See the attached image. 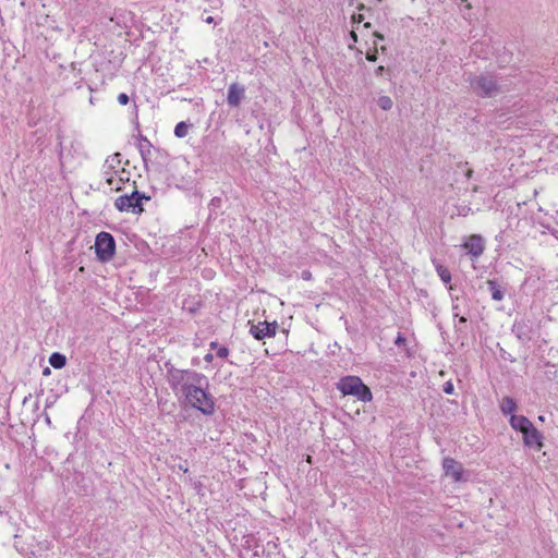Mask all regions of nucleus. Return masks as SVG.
Wrapping results in <instances>:
<instances>
[{
	"instance_id": "ddd939ff",
	"label": "nucleus",
	"mask_w": 558,
	"mask_h": 558,
	"mask_svg": "<svg viewBox=\"0 0 558 558\" xmlns=\"http://www.w3.org/2000/svg\"><path fill=\"white\" fill-rule=\"evenodd\" d=\"M121 163V154L119 153H116L111 156H109L105 163H104V170H108L110 172H113V173H117V168L120 166Z\"/></svg>"
},
{
	"instance_id": "9b49d317",
	"label": "nucleus",
	"mask_w": 558,
	"mask_h": 558,
	"mask_svg": "<svg viewBox=\"0 0 558 558\" xmlns=\"http://www.w3.org/2000/svg\"><path fill=\"white\" fill-rule=\"evenodd\" d=\"M510 426L520 433H523L533 423L524 415L512 414L509 418Z\"/></svg>"
},
{
	"instance_id": "9d476101",
	"label": "nucleus",
	"mask_w": 558,
	"mask_h": 558,
	"mask_svg": "<svg viewBox=\"0 0 558 558\" xmlns=\"http://www.w3.org/2000/svg\"><path fill=\"white\" fill-rule=\"evenodd\" d=\"M463 246L468 251V253L472 255L474 258H478L483 254L485 248L484 240L478 234H473L469 236Z\"/></svg>"
},
{
	"instance_id": "72a5a7b5",
	"label": "nucleus",
	"mask_w": 558,
	"mask_h": 558,
	"mask_svg": "<svg viewBox=\"0 0 558 558\" xmlns=\"http://www.w3.org/2000/svg\"><path fill=\"white\" fill-rule=\"evenodd\" d=\"M462 4L465 5L466 9H471V4L468 2V0H460Z\"/></svg>"
},
{
	"instance_id": "6ab92c4d",
	"label": "nucleus",
	"mask_w": 558,
	"mask_h": 558,
	"mask_svg": "<svg viewBox=\"0 0 558 558\" xmlns=\"http://www.w3.org/2000/svg\"><path fill=\"white\" fill-rule=\"evenodd\" d=\"M191 126L192 124L186 123L185 121L179 122L174 128V135L179 138L185 137Z\"/></svg>"
},
{
	"instance_id": "39448f33",
	"label": "nucleus",
	"mask_w": 558,
	"mask_h": 558,
	"mask_svg": "<svg viewBox=\"0 0 558 558\" xmlns=\"http://www.w3.org/2000/svg\"><path fill=\"white\" fill-rule=\"evenodd\" d=\"M114 206L119 211L132 213V214H141L143 208L142 197L140 196L138 191H133L131 194H125L119 196L114 201Z\"/></svg>"
},
{
	"instance_id": "6e6552de",
	"label": "nucleus",
	"mask_w": 558,
	"mask_h": 558,
	"mask_svg": "<svg viewBox=\"0 0 558 558\" xmlns=\"http://www.w3.org/2000/svg\"><path fill=\"white\" fill-rule=\"evenodd\" d=\"M523 444L529 448L541 450L543 447V434L532 424L523 433Z\"/></svg>"
},
{
	"instance_id": "f8f14e48",
	"label": "nucleus",
	"mask_w": 558,
	"mask_h": 558,
	"mask_svg": "<svg viewBox=\"0 0 558 558\" xmlns=\"http://www.w3.org/2000/svg\"><path fill=\"white\" fill-rule=\"evenodd\" d=\"M499 409L504 415L511 416L517 411L518 404L513 398L507 396L504 397L502 400L500 401Z\"/></svg>"
},
{
	"instance_id": "f257e3e1",
	"label": "nucleus",
	"mask_w": 558,
	"mask_h": 558,
	"mask_svg": "<svg viewBox=\"0 0 558 558\" xmlns=\"http://www.w3.org/2000/svg\"><path fill=\"white\" fill-rule=\"evenodd\" d=\"M167 381L177 397L204 415L215 412V398L209 392L208 378L194 369H180L166 364Z\"/></svg>"
},
{
	"instance_id": "bb28decb",
	"label": "nucleus",
	"mask_w": 558,
	"mask_h": 558,
	"mask_svg": "<svg viewBox=\"0 0 558 558\" xmlns=\"http://www.w3.org/2000/svg\"><path fill=\"white\" fill-rule=\"evenodd\" d=\"M221 203V198L220 197H214L211 201H210V204L209 206H213V207H218Z\"/></svg>"
},
{
	"instance_id": "393cba45",
	"label": "nucleus",
	"mask_w": 558,
	"mask_h": 558,
	"mask_svg": "<svg viewBox=\"0 0 558 558\" xmlns=\"http://www.w3.org/2000/svg\"><path fill=\"white\" fill-rule=\"evenodd\" d=\"M130 101L129 96L125 93H121L118 95V102L122 106L128 105Z\"/></svg>"
},
{
	"instance_id": "f704fd0d",
	"label": "nucleus",
	"mask_w": 558,
	"mask_h": 558,
	"mask_svg": "<svg viewBox=\"0 0 558 558\" xmlns=\"http://www.w3.org/2000/svg\"><path fill=\"white\" fill-rule=\"evenodd\" d=\"M302 277L304 279H308L311 277V274L308 271H303Z\"/></svg>"
},
{
	"instance_id": "c85d7f7f",
	"label": "nucleus",
	"mask_w": 558,
	"mask_h": 558,
	"mask_svg": "<svg viewBox=\"0 0 558 558\" xmlns=\"http://www.w3.org/2000/svg\"><path fill=\"white\" fill-rule=\"evenodd\" d=\"M204 360H205V362H207V363L213 362V360H214V354H213V353H207V354L204 356Z\"/></svg>"
},
{
	"instance_id": "473e14b6",
	"label": "nucleus",
	"mask_w": 558,
	"mask_h": 558,
	"mask_svg": "<svg viewBox=\"0 0 558 558\" xmlns=\"http://www.w3.org/2000/svg\"><path fill=\"white\" fill-rule=\"evenodd\" d=\"M204 21H205V23H207V24L215 23V20H214V17H213V16H208V17H206Z\"/></svg>"
},
{
	"instance_id": "c756f323",
	"label": "nucleus",
	"mask_w": 558,
	"mask_h": 558,
	"mask_svg": "<svg viewBox=\"0 0 558 558\" xmlns=\"http://www.w3.org/2000/svg\"><path fill=\"white\" fill-rule=\"evenodd\" d=\"M384 71H385V68H384L383 65H379V66L375 70V74H376L377 76L383 75Z\"/></svg>"
},
{
	"instance_id": "20e7f679",
	"label": "nucleus",
	"mask_w": 558,
	"mask_h": 558,
	"mask_svg": "<svg viewBox=\"0 0 558 558\" xmlns=\"http://www.w3.org/2000/svg\"><path fill=\"white\" fill-rule=\"evenodd\" d=\"M95 253L98 260L106 263L112 259L116 253V241L109 232H100L95 240Z\"/></svg>"
},
{
	"instance_id": "1a4fd4ad",
	"label": "nucleus",
	"mask_w": 558,
	"mask_h": 558,
	"mask_svg": "<svg viewBox=\"0 0 558 558\" xmlns=\"http://www.w3.org/2000/svg\"><path fill=\"white\" fill-rule=\"evenodd\" d=\"M245 98V87L239 83H231L228 87L227 102L230 107L236 108Z\"/></svg>"
},
{
	"instance_id": "f3484780",
	"label": "nucleus",
	"mask_w": 558,
	"mask_h": 558,
	"mask_svg": "<svg viewBox=\"0 0 558 558\" xmlns=\"http://www.w3.org/2000/svg\"><path fill=\"white\" fill-rule=\"evenodd\" d=\"M49 363L50 365L56 368V369H60L62 367L65 366L66 364V357L65 355L59 353V352H54L50 355L49 357Z\"/></svg>"
},
{
	"instance_id": "58836bf2",
	"label": "nucleus",
	"mask_w": 558,
	"mask_h": 558,
	"mask_svg": "<svg viewBox=\"0 0 558 558\" xmlns=\"http://www.w3.org/2000/svg\"><path fill=\"white\" fill-rule=\"evenodd\" d=\"M538 421H541V422H545V417H544L543 415H539V416H538Z\"/></svg>"
},
{
	"instance_id": "79ce46f5",
	"label": "nucleus",
	"mask_w": 558,
	"mask_h": 558,
	"mask_svg": "<svg viewBox=\"0 0 558 558\" xmlns=\"http://www.w3.org/2000/svg\"><path fill=\"white\" fill-rule=\"evenodd\" d=\"M364 26L365 27H371V23H365Z\"/></svg>"
},
{
	"instance_id": "423d86ee",
	"label": "nucleus",
	"mask_w": 558,
	"mask_h": 558,
	"mask_svg": "<svg viewBox=\"0 0 558 558\" xmlns=\"http://www.w3.org/2000/svg\"><path fill=\"white\" fill-rule=\"evenodd\" d=\"M278 328L277 322L268 323V322H259L256 325H252L250 328V333L257 340H263L265 338L275 337Z\"/></svg>"
},
{
	"instance_id": "0eeeda50",
	"label": "nucleus",
	"mask_w": 558,
	"mask_h": 558,
	"mask_svg": "<svg viewBox=\"0 0 558 558\" xmlns=\"http://www.w3.org/2000/svg\"><path fill=\"white\" fill-rule=\"evenodd\" d=\"M442 469L446 476L451 477L454 482H461L464 480L463 465L452 458H445L442 460Z\"/></svg>"
},
{
	"instance_id": "f03ea898",
	"label": "nucleus",
	"mask_w": 558,
	"mask_h": 558,
	"mask_svg": "<svg viewBox=\"0 0 558 558\" xmlns=\"http://www.w3.org/2000/svg\"><path fill=\"white\" fill-rule=\"evenodd\" d=\"M338 390L344 396H353L362 402L373 399L371 389L357 376H345L337 384Z\"/></svg>"
},
{
	"instance_id": "a19ab883",
	"label": "nucleus",
	"mask_w": 558,
	"mask_h": 558,
	"mask_svg": "<svg viewBox=\"0 0 558 558\" xmlns=\"http://www.w3.org/2000/svg\"><path fill=\"white\" fill-rule=\"evenodd\" d=\"M380 50H381V52H385V51H386V47H385V46H381V47H380Z\"/></svg>"
},
{
	"instance_id": "4c0bfd02",
	"label": "nucleus",
	"mask_w": 558,
	"mask_h": 558,
	"mask_svg": "<svg viewBox=\"0 0 558 558\" xmlns=\"http://www.w3.org/2000/svg\"><path fill=\"white\" fill-rule=\"evenodd\" d=\"M143 141L145 142V145L148 147L147 153H149V147L151 146L150 142L147 141L146 138H143Z\"/></svg>"
},
{
	"instance_id": "5701e85b",
	"label": "nucleus",
	"mask_w": 558,
	"mask_h": 558,
	"mask_svg": "<svg viewBox=\"0 0 558 558\" xmlns=\"http://www.w3.org/2000/svg\"><path fill=\"white\" fill-rule=\"evenodd\" d=\"M378 49L375 47L374 50L368 51L366 53V59L371 62H375L377 60Z\"/></svg>"
},
{
	"instance_id": "4468645a",
	"label": "nucleus",
	"mask_w": 558,
	"mask_h": 558,
	"mask_svg": "<svg viewBox=\"0 0 558 558\" xmlns=\"http://www.w3.org/2000/svg\"><path fill=\"white\" fill-rule=\"evenodd\" d=\"M113 172H110L108 170H104V177L106 179L107 184L110 186L111 190L119 191L122 187L123 178H119L118 180L114 178Z\"/></svg>"
},
{
	"instance_id": "412c9836",
	"label": "nucleus",
	"mask_w": 558,
	"mask_h": 558,
	"mask_svg": "<svg viewBox=\"0 0 558 558\" xmlns=\"http://www.w3.org/2000/svg\"><path fill=\"white\" fill-rule=\"evenodd\" d=\"M452 313L454 317H459L460 324H465L468 322V318L465 316H460L459 305L456 303H453L452 305Z\"/></svg>"
},
{
	"instance_id": "7c9ffc66",
	"label": "nucleus",
	"mask_w": 558,
	"mask_h": 558,
	"mask_svg": "<svg viewBox=\"0 0 558 558\" xmlns=\"http://www.w3.org/2000/svg\"><path fill=\"white\" fill-rule=\"evenodd\" d=\"M140 153H141L143 159L145 160L146 159V150L144 149V144L140 145Z\"/></svg>"
},
{
	"instance_id": "c9c22d12",
	"label": "nucleus",
	"mask_w": 558,
	"mask_h": 558,
	"mask_svg": "<svg viewBox=\"0 0 558 558\" xmlns=\"http://www.w3.org/2000/svg\"><path fill=\"white\" fill-rule=\"evenodd\" d=\"M374 36L379 40H384V36L379 33H375Z\"/></svg>"
},
{
	"instance_id": "aec40b11",
	"label": "nucleus",
	"mask_w": 558,
	"mask_h": 558,
	"mask_svg": "<svg viewBox=\"0 0 558 558\" xmlns=\"http://www.w3.org/2000/svg\"><path fill=\"white\" fill-rule=\"evenodd\" d=\"M377 104L383 110H390L393 105L389 96H380L377 100Z\"/></svg>"
},
{
	"instance_id": "ea45409f",
	"label": "nucleus",
	"mask_w": 558,
	"mask_h": 558,
	"mask_svg": "<svg viewBox=\"0 0 558 558\" xmlns=\"http://www.w3.org/2000/svg\"><path fill=\"white\" fill-rule=\"evenodd\" d=\"M50 373V369L47 367L45 371H44V374L47 375Z\"/></svg>"
},
{
	"instance_id": "2f4dec72",
	"label": "nucleus",
	"mask_w": 558,
	"mask_h": 558,
	"mask_svg": "<svg viewBox=\"0 0 558 558\" xmlns=\"http://www.w3.org/2000/svg\"><path fill=\"white\" fill-rule=\"evenodd\" d=\"M209 348H210L211 350H218V348H220V347H219V344H218V342H217V341H211V342L209 343Z\"/></svg>"
},
{
	"instance_id": "dca6fc26",
	"label": "nucleus",
	"mask_w": 558,
	"mask_h": 558,
	"mask_svg": "<svg viewBox=\"0 0 558 558\" xmlns=\"http://www.w3.org/2000/svg\"><path fill=\"white\" fill-rule=\"evenodd\" d=\"M488 290L492 294V299L495 301H501L505 296L504 291L501 290L500 286L495 280H488L487 281Z\"/></svg>"
},
{
	"instance_id": "4be33fe9",
	"label": "nucleus",
	"mask_w": 558,
	"mask_h": 558,
	"mask_svg": "<svg viewBox=\"0 0 558 558\" xmlns=\"http://www.w3.org/2000/svg\"><path fill=\"white\" fill-rule=\"evenodd\" d=\"M442 390H444V392H445V393H447V395H452V393H453V391H454V386H453L452 381H450V380H449V381H446V383L444 384Z\"/></svg>"
},
{
	"instance_id": "a211bd4d",
	"label": "nucleus",
	"mask_w": 558,
	"mask_h": 558,
	"mask_svg": "<svg viewBox=\"0 0 558 558\" xmlns=\"http://www.w3.org/2000/svg\"><path fill=\"white\" fill-rule=\"evenodd\" d=\"M437 275L440 277L441 281L446 284L450 283L451 281V274L447 267L444 265L434 262Z\"/></svg>"
},
{
	"instance_id": "37998d69",
	"label": "nucleus",
	"mask_w": 558,
	"mask_h": 558,
	"mask_svg": "<svg viewBox=\"0 0 558 558\" xmlns=\"http://www.w3.org/2000/svg\"><path fill=\"white\" fill-rule=\"evenodd\" d=\"M471 173H472V170H468L466 175H468V177H470V175H471Z\"/></svg>"
},
{
	"instance_id": "7ed1b4c3",
	"label": "nucleus",
	"mask_w": 558,
	"mask_h": 558,
	"mask_svg": "<svg viewBox=\"0 0 558 558\" xmlns=\"http://www.w3.org/2000/svg\"><path fill=\"white\" fill-rule=\"evenodd\" d=\"M469 82L473 92L481 97H495L500 92L496 76L490 73L470 75Z\"/></svg>"
},
{
	"instance_id": "a878e982",
	"label": "nucleus",
	"mask_w": 558,
	"mask_h": 558,
	"mask_svg": "<svg viewBox=\"0 0 558 558\" xmlns=\"http://www.w3.org/2000/svg\"><path fill=\"white\" fill-rule=\"evenodd\" d=\"M405 341H407L405 337L402 333L399 332L397 338H396V340H395V344L400 347V345L404 344Z\"/></svg>"
},
{
	"instance_id": "2eb2a0df",
	"label": "nucleus",
	"mask_w": 558,
	"mask_h": 558,
	"mask_svg": "<svg viewBox=\"0 0 558 558\" xmlns=\"http://www.w3.org/2000/svg\"><path fill=\"white\" fill-rule=\"evenodd\" d=\"M512 331L521 341H529L531 339L529 327L523 323H515Z\"/></svg>"
},
{
	"instance_id": "e433bc0d",
	"label": "nucleus",
	"mask_w": 558,
	"mask_h": 558,
	"mask_svg": "<svg viewBox=\"0 0 558 558\" xmlns=\"http://www.w3.org/2000/svg\"><path fill=\"white\" fill-rule=\"evenodd\" d=\"M140 196L142 197V201H143V199H146V201H149V199H150V197H149V196H147V195H145L144 193H140Z\"/></svg>"
},
{
	"instance_id": "cd10ccee",
	"label": "nucleus",
	"mask_w": 558,
	"mask_h": 558,
	"mask_svg": "<svg viewBox=\"0 0 558 558\" xmlns=\"http://www.w3.org/2000/svg\"><path fill=\"white\" fill-rule=\"evenodd\" d=\"M178 468H179V470H181L184 473L189 472V468H187L186 462H184L183 464H179Z\"/></svg>"
},
{
	"instance_id": "b1692460",
	"label": "nucleus",
	"mask_w": 558,
	"mask_h": 558,
	"mask_svg": "<svg viewBox=\"0 0 558 558\" xmlns=\"http://www.w3.org/2000/svg\"><path fill=\"white\" fill-rule=\"evenodd\" d=\"M229 355V349L226 347H220L217 350V356L220 359H227Z\"/></svg>"
}]
</instances>
